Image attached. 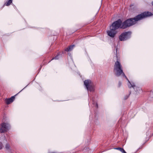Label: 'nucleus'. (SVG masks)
Instances as JSON below:
<instances>
[{"instance_id": "obj_10", "label": "nucleus", "mask_w": 153, "mask_h": 153, "mask_svg": "<svg viewBox=\"0 0 153 153\" xmlns=\"http://www.w3.org/2000/svg\"><path fill=\"white\" fill-rule=\"evenodd\" d=\"M12 2V0H9L7 2L5 3V5L6 6L9 5Z\"/></svg>"}, {"instance_id": "obj_9", "label": "nucleus", "mask_w": 153, "mask_h": 153, "mask_svg": "<svg viewBox=\"0 0 153 153\" xmlns=\"http://www.w3.org/2000/svg\"><path fill=\"white\" fill-rule=\"evenodd\" d=\"M115 149L119 150L123 153H126L123 149L121 148H117Z\"/></svg>"}, {"instance_id": "obj_4", "label": "nucleus", "mask_w": 153, "mask_h": 153, "mask_svg": "<svg viewBox=\"0 0 153 153\" xmlns=\"http://www.w3.org/2000/svg\"><path fill=\"white\" fill-rule=\"evenodd\" d=\"M131 33L130 32H125L119 36V39L121 41H124L129 39L131 37Z\"/></svg>"}, {"instance_id": "obj_3", "label": "nucleus", "mask_w": 153, "mask_h": 153, "mask_svg": "<svg viewBox=\"0 0 153 153\" xmlns=\"http://www.w3.org/2000/svg\"><path fill=\"white\" fill-rule=\"evenodd\" d=\"M121 21L119 19L114 22L110 26V30L107 31L108 35L110 36L113 37L117 33L116 30L120 27Z\"/></svg>"}, {"instance_id": "obj_12", "label": "nucleus", "mask_w": 153, "mask_h": 153, "mask_svg": "<svg viewBox=\"0 0 153 153\" xmlns=\"http://www.w3.org/2000/svg\"><path fill=\"white\" fill-rule=\"evenodd\" d=\"M2 148V144L1 143L0 141V149H1Z\"/></svg>"}, {"instance_id": "obj_6", "label": "nucleus", "mask_w": 153, "mask_h": 153, "mask_svg": "<svg viewBox=\"0 0 153 153\" xmlns=\"http://www.w3.org/2000/svg\"><path fill=\"white\" fill-rule=\"evenodd\" d=\"M91 83V81L89 80H86L84 82V84L85 85L87 89L88 90H89L91 91H94L93 88H91L90 87Z\"/></svg>"}, {"instance_id": "obj_5", "label": "nucleus", "mask_w": 153, "mask_h": 153, "mask_svg": "<svg viewBox=\"0 0 153 153\" xmlns=\"http://www.w3.org/2000/svg\"><path fill=\"white\" fill-rule=\"evenodd\" d=\"M9 124L7 123H2L1 124L0 132L2 133L7 132L9 129Z\"/></svg>"}, {"instance_id": "obj_7", "label": "nucleus", "mask_w": 153, "mask_h": 153, "mask_svg": "<svg viewBox=\"0 0 153 153\" xmlns=\"http://www.w3.org/2000/svg\"><path fill=\"white\" fill-rule=\"evenodd\" d=\"M14 99L15 97L12 96L10 98L6 99V102L7 104H9L10 103L12 102L14 100Z\"/></svg>"}, {"instance_id": "obj_2", "label": "nucleus", "mask_w": 153, "mask_h": 153, "mask_svg": "<svg viewBox=\"0 0 153 153\" xmlns=\"http://www.w3.org/2000/svg\"><path fill=\"white\" fill-rule=\"evenodd\" d=\"M152 15L150 12H145L137 16L134 18H131L128 19L122 24H121L120 28H125L136 24L137 21L143 18Z\"/></svg>"}, {"instance_id": "obj_13", "label": "nucleus", "mask_w": 153, "mask_h": 153, "mask_svg": "<svg viewBox=\"0 0 153 153\" xmlns=\"http://www.w3.org/2000/svg\"><path fill=\"white\" fill-rule=\"evenodd\" d=\"M58 57V55L56 56H55V58H54V59H59Z\"/></svg>"}, {"instance_id": "obj_1", "label": "nucleus", "mask_w": 153, "mask_h": 153, "mask_svg": "<svg viewBox=\"0 0 153 153\" xmlns=\"http://www.w3.org/2000/svg\"><path fill=\"white\" fill-rule=\"evenodd\" d=\"M116 56L114 57V59H116L117 60V61L115 62L114 67V71L116 74L117 76H119L121 74H122L124 77L126 78L128 80V82L129 83V85H128V87L129 88L132 87L134 88L136 91H138V90L139 91L141 90V89L135 86V84L133 83H130V81L127 79L126 76L124 74L123 72L122 69V66L120 64V62H119V56L117 54V49H116Z\"/></svg>"}, {"instance_id": "obj_14", "label": "nucleus", "mask_w": 153, "mask_h": 153, "mask_svg": "<svg viewBox=\"0 0 153 153\" xmlns=\"http://www.w3.org/2000/svg\"><path fill=\"white\" fill-rule=\"evenodd\" d=\"M152 4L153 5V1L152 2Z\"/></svg>"}, {"instance_id": "obj_8", "label": "nucleus", "mask_w": 153, "mask_h": 153, "mask_svg": "<svg viewBox=\"0 0 153 153\" xmlns=\"http://www.w3.org/2000/svg\"><path fill=\"white\" fill-rule=\"evenodd\" d=\"M74 46V45L71 46L67 48L65 50L67 51H71L73 49Z\"/></svg>"}, {"instance_id": "obj_11", "label": "nucleus", "mask_w": 153, "mask_h": 153, "mask_svg": "<svg viewBox=\"0 0 153 153\" xmlns=\"http://www.w3.org/2000/svg\"><path fill=\"white\" fill-rule=\"evenodd\" d=\"M5 148L7 149H8L10 148V145L8 144H6V146H5Z\"/></svg>"}]
</instances>
